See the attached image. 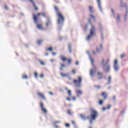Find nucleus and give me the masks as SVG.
I'll list each match as a JSON object with an SVG mask.
<instances>
[{
    "mask_svg": "<svg viewBox=\"0 0 128 128\" xmlns=\"http://www.w3.org/2000/svg\"><path fill=\"white\" fill-rule=\"evenodd\" d=\"M54 10L56 12L58 18V24H60V22H64V17L62 16V13L58 12V8L56 6H54Z\"/></svg>",
    "mask_w": 128,
    "mask_h": 128,
    "instance_id": "obj_1",
    "label": "nucleus"
},
{
    "mask_svg": "<svg viewBox=\"0 0 128 128\" xmlns=\"http://www.w3.org/2000/svg\"><path fill=\"white\" fill-rule=\"evenodd\" d=\"M98 112L94 109H91L90 115V118H91V119H90V124H92V120H96V118H98Z\"/></svg>",
    "mask_w": 128,
    "mask_h": 128,
    "instance_id": "obj_2",
    "label": "nucleus"
},
{
    "mask_svg": "<svg viewBox=\"0 0 128 128\" xmlns=\"http://www.w3.org/2000/svg\"><path fill=\"white\" fill-rule=\"evenodd\" d=\"M88 22H89V24H90L92 28L90 30V34L86 38L87 40H90V38L92 36L94 35V32H96V28H94V25H92V20L90 18L88 19Z\"/></svg>",
    "mask_w": 128,
    "mask_h": 128,
    "instance_id": "obj_3",
    "label": "nucleus"
},
{
    "mask_svg": "<svg viewBox=\"0 0 128 128\" xmlns=\"http://www.w3.org/2000/svg\"><path fill=\"white\" fill-rule=\"evenodd\" d=\"M33 20L35 24H37L38 22V18L40 16H42L44 18H46V13H38L36 14H33Z\"/></svg>",
    "mask_w": 128,
    "mask_h": 128,
    "instance_id": "obj_4",
    "label": "nucleus"
},
{
    "mask_svg": "<svg viewBox=\"0 0 128 128\" xmlns=\"http://www.w3.org/2000/svg\"><path fill=\"white\" fill-rule=\"evenodd\" d=\"M82 77L80 76H78V80H74L73 82L76 86V88H80V86H82Z\"/></svg>",
    "mask_w": 128,
    "mask_h": 128,
    "instance_id": "obj_5",
    "label": "nucleus"
},
{
    "mask_svg": "<svg viewBox=\"0 0 128 128\" xmlns=\"http://www.w3.org/2000/svg\"><path fill=\"white\" fill-rule=\"evenodd\" d=\"M100 48L98 49V47H96V52L94 51H93V54H97L100 53V50H102V44H100Z\"/></svg>",
    "mask_w": 128,
    "mask_h": 128,
    "instance_id": "obj_6",
    "label": "nucleus"
},
{
    "mask_svg": "<svg viewBox=\"0 0 128 128\" xmlns=\"http://www.w3.org/2000/svg\"><path fill=\"white\" fill-rule=\"evenodd\" d=\"M40 106L42 112H44V114H46V112H48V110H46V109L44 106V104L42 102H40Z\"/></svg>",
    "mask_w": 128,
    "mask_h": 128,
    "instance_id": "obj_7",
    "label": "nucleus"
},
{
    "mask_svg": "<svg viewBox=\"0 0 128 128\" xmlns=\"http://www.w3.org/2000/svg\"><path fill=\"white\" fill-rule=\"evenodd\" d=\"M108 94L106 92H104L101 93V96L103 98L104 100H106L108 98Z\"/></svg>",
    "mask_w": 128,
    "mask_h": 128,
    "instance_id": "obj_8",
    "label": "nucleus"
},
{
    "mask_svg": "<svg viewBox=\"0 0 128 128\" xmlns=\"http://www.w3.org/2000/svg\"><path fill=\"white\" fill-rule=\"evenodd\" d=\"M114 68L116 70H118V60H115L114 62Z\"/></svg>",
    "mask_w": 128,
    "mask_h": 128,
    "instance_id": "obj_9",
    "label": "nucleus"
},
{
    "mask_svg": "<svg viewBox=\"0 0 128 128\" xmlns=\"http://www.w3.org/2000/svg\"><path fill=\"white\" fill-rule=\"evenodd\" d=\"M98 80H102L104 76V74L102 72H98L97 73Z\"/></svg>",
    "mask_w": 128,
    "mask_h": 128,
    "instance_id": "obj_10",
    "label": "nucleus"
},
{
    "mask_svg": "<svg viewBox=\"0 0 128 128\" xmlns=\"http://www.w3.org/2000/svg\"><path fill=\"white\" fill-rule=\"evenodd\" d=\"M37 94L38 96H40V98H41L42 100H46V96H44V95L43 94L40 92H38Z\"/></svg>",
    "mask_w": 128,
    "mask_h": 128,
    "instance_id": "obj_11",
    "label": "nucleus"
},
{
    "mask_svg": "<svg viewBox=\"0 0 128 128\" xmlns=\"http://www.w3.org/2000/svg\"><path fill=\"white\" fill-rule=\"evenodd\" d=\"M30 2H32V4H33V6L35 10H38V7L36 6V4L34 3V0H28Z\"/></svg>",
    "mask_w": 128,
    "mask_h": 128,
    "instance_id": "obj_12",
    "label": "nucleus"
},
{
    "mask_svg": "<svg viewBox=\"0 0 128 128\" xmlns=\"http://www.w3.org/2000/svg\"><path fill=\"white\" fill-rule=\"evenodd\" d=\"M60 58H61V60L62 62H66V60H68V59L62 56V55L60 56Z\"/></svg>",
    "mask_w": 128,
    "mask_h": 128,
    "instance_id": "obj_13",
    "label": "nucleus"
},
{
    "mask_svg": "<svg viewBox=\"0 0 128 128\" xmlns=\"http://www.w3.org/2000/svg\"><path fill=\"white\" fill-rule=\"evenodd\" d=\"M65 90H67V92L69 96H72V90H68L67 88H65Z\"/></svg>",
    "mask_w": 128,
    "mask_h": 128,
    "instance_id": "obj_14",
    "label": "nucleus"
},
{
    "mask_svg": "<svg viewBox=\"0 0 128 128\" xmlns=\"http://www.w3.org/2000/svg\"><path fill=\"white\" fill-rule=\"evenodd\" d=\"M96 1L100 10H102V6H100V0H96Z\"/></svg>",
    "mask_w": 128,
    "mask_h": 128,
    "instance_id": "obj_15",
    "label": "nucleus"
},
{
    "mask_svg": "<svg viewBox=\"0 0 128 128\" xmlns=\"http://www.w3.org/2000/svg\"><path fill=\"white\" fill-rule=\"evenodd\" d=\"M91 62L92 64V66L94 68V70H96V66H95L94 63V59L90 58Z\"/></svg>",
    "mask_w": 128,
    "mask_h": 128,
    "instance_id": "obj_16",
    "label": "nucleus"
},
{
    "mask_svg": "<svg viewBox=\"0 0 128 128\" xmlns=\"http://www.w3.org/2000/svg\"><path fill=\"white\" fill-rule=\"evenodd\" d=\"M60 66H60V70H62L64 68H65V67H66V65L64 64H62V63H61V64H60Z\"/></svg>",
    "mask_w": 128,
    "mask_h": 128,
    "instance_id": "obj_17",
    "label": "nucleus"
},
{
    "mask_svg": "<svg viewBox=\"0 0 128 128\" xmlns=\"http://www.w3.org/2000/svg\"><path fill=\"white\" fill-rule=\"evenodd\" d=\"M36 27L38 28V30H42V25L40 24H37Z\"/></svg>",
    "mask_w": 128,
    "mask_h": 128,
    "instance_id": "obj_18",
    "label": "nucleus"
},
{
    "mask_svg": "<svg viewBox=\"0 0 128 128\" xmlns=\"http://www.w3.org/2000/svg\"><path fill=\"white\" fill-rule=\"evenodd\" d=\"M60 74L62 78H64L68 76V74H64L62 72L60 73Z\"/></svg>",
    "mask_w": 128,
    "mask_h": 128,
    "instance_id": "obj_19",
    "label": "nucleus"
},
{
    "mask_svg": "<svg viewBox=\"0 0 128 128\" xmlns=\"http://www.w3.org/2000/svg\"><path fill=\"white\" fill-rule=\"evenodd\" d=\"M76 93L77 94H82V92L80 90H76Z\"/></svg>",
    "mask_w": 128,
    "mask_h": 128,
    "instance_id": "obj_20",
    "label": "nucleus"
},
{
    "mask_svg": "<svg viewBox=\"0 0 128 128\" xmlns=\"http://www.w3.org/2000/svg\"><path fill=\"white\" fill-rule=\"evenodd\" d=\"M68 50L70 54H72V44H68Z\"/></svg>",
    "mask_w": 128,
    "mask_h": 128,
    "instance_id": "obj_21",
    "label": "nucleus"
},
{
    "mask_svg": "<svg viewBox=\"0 0 128 128\" xmlns=\"http://www.w3.org/2000/svg\"><path fill=\"white\" fill-rule=\"evenodd\" d=\"M80 117L81 118H82L83 120H86V117L84 116V115L82 114H80Z\"/></svg>",
    "mask_w": 128,
    "mask_h": 128,
    "instance_id": "obj_22",
    "label": "nucleus"
},
{
    "mask_svg": "<svg viewBox=\"0 0 128 128\" xmlns=\"http://www.w3.org/2000/svg\"><path fill=\"white\" fill-rule=\"evenodd\" d=\"M111 82H112V76H109L108 78V84H110Z\"/></svg>",
    "mask_w": 128,
    "mask_h": 128,
    "instance_id": "obj_23",
    "label": "nucleus"
},
{
    "mask_svg": "<svg viewBox=\"0 0 128 128\" xmlns=\"http://www.w3.org/2000/svg\"><path fill=\"white\" fill-rule=\"evenodd\" d=\"M46 50H48V52H52V48L49 47L46 48Z\"/></svg>",
    "mask_w": 128,
    "mask_h": 128,
    "instance_id": "obj_24",
    "label": "nucleus"
},
{
    "mask_svg": "<svg viewBox=\"0 0 128 128\" xmlns=\"http://www.w3.org/2000/svg\"><path fill=\"white\" fill-rule=\"evenodd\" d=\"M28 76L26 74H24L23 76H22V78H23V80H28Z\"/></svg>",
    "mask_w": 128,
    "mask_h": 128,
    "instance_id": "obj_25",
    "label": "nucleus"
},
{
    "mask_svg": "<svg viewBox=\"0 0 128 128\" xmlns=\"http://www.w3.org/2000/svg\"><path fill=\"white\" fill-rule=\"evenodd\" d=\"M89 10L91 14H92V12H94V10H92V6H89Z\"/></svg>",
    "mask_w": 128,
    "mask_h": 128,
    "instance_id": "obj_26",
    "label": "nucleus"
},
{
    "mask_svg": "<svg viewBox=\"0 0 128 128\" xmlns=\"http://www.w3.org/2000/svg\"><path fill=\"white\" fill-rule=\"evenodd\" d=\"M38 62H40L41 66H44V62L42 61L41 60H38Z\"/></svg>",
    "mask_w": 128,
    "mask_h": 128,
    "instance_id": "obj_27",
    "label": "nucleus"
},
{
    "mask_svg": "<svg viewBox=\"0 0 128 128\" xmlns=\"http://www.w3.org/2000/svg\"><path fill=\"white\" fill-rule=\"evenodd\" d=\"M66 60L68 61V62L69 64H72V59H67Z\"/></svg>",
    "mask_w": 128,
    "mask_h": 128,
    "instance_id": "obj_28",
    "label": "nucleus"
},
{
    "mask_svg": "<svg viewBox=\"0 0 128 128\" xmlns=\"http://www.w3.org/2000/svg\"><path fill=\"white\" fill-rule=\"evenodd\" d=\"M103 103L104 101H102V100H100L98 102V104H100V106H102V104Z\"/></svg>",
    "mask_w": 128,
    "mask_h": 128,
    "instance_id": "obj_29",
    "label": "nucleus"
},
{
    "mask_svg": "<svg viewBox=\"0 0 128 128\" xmlns=\"http://www.w3.org/2000/svg\"><path fill=\"white\" fill-rule=\"evenodd\" d=\"M42 40H39L38 41V44H42Z\"/></svg>",
    "mask_w": 128,
    "mask_h": 128,
    "instance_id": "obj_30",
    "label": "nucleus"
},
{
    "mask_svg": "<svg viewBox=\"0 0 128 128\" xmlns=\"http://www.w3.org/2000/svg\"><path fill=\"white\" fill-rule=\"evenodd\" d=\"M94 88H98V90H100V86H94Z\"/></svg>",
    "mask_w": 128,
    "mask_h": 128,
    "instance_id": "obj_31",
    "label": "nucleus"
},
{
    "mask_svg": "<svg viewBox=\"0 0 128 128\" xmlns=\"http://www.w3.org/2000/svg\"><path fill=\"white\" fill-rule=\"evenodd\" d=\"M60 124V121H56L54 122V124Z\"/></svg>",
    "mask_w": 128,
    "mask_h": 128,
    "instance_id": "obj_32",
    "label": "nucleus"
},
{
    "mask_svg": "<svg viewBox=\"0 0 128 128\" xmlns=\"http://www.w3.org/2000/svg\"><path fill=\"white\" fill-rule=\"evenodd\" d=\"M94 74V72L92 71V70H90V76H92Z\"/></svg>",
    "mask_w": 128,
    "mask_h": 128,
    "instance_id": "obj_33",
    "label": "nucleus"
},
{
    "mask_svg": "<svg viewBox=\"0 0 128 128\" xmlns=\"http://www.w3.org/2000/svg\"><path fill=\"white\" fill-rule=\"evenodd\" d=\"M49 24H50V21H48V22H46V26H48Z\"/></svg>",
    "mask_w": 128,
    "mask_h": 128,
    "instance_id": "obj_34",
    "label": "nucleus"
},
{
    "mask_svg": "<svg viewBox=\"0 0 128 128\" xmlns=\"http://www.w3.org/2000/svg\"><path fill=\"white\" fill-rule=\"evenodd\" d=\"M124 56H126V54H123L120 56V58H124Z\"/></svg>",
    "mask_w": 128,
    "mask_h": 128,
    "instance_id": "obj_35",
    "label": "nucleus"
},
{
    "mask_svg": "<svg viewBox=\"0 0 128 128\" xmlns=\"http://www.w3.org/2000/svg\"><path fill=\"white\" fill-rule=\"evenodd\" d=\"M90 18H93L94 20H96V17L94 16V15L90 14Z\"/></svg>",
    "mask_w": 128,
    "mask_h": 128,
    "instance_id": "obj_36",
    "label": "nucleus"
},
{
    "mask_svg": "<svg viewBox=\"0 0 128 128\" xmlns=\"http://www.w3.org/2000/svg\"><path fill=\"white\" fill-rule=\"evenodd\" d=\"M34 76H35V78H38V73L36 72H34Z\"/></svg>",
    "mask_w": 128,
    "mask_h": 128,
    "instance_id": "obj_37",
    "label": "nucleus"
},
{
    "mask_svg": "<svg viewBox=\"0 0 128 128\" xmlns=\"http://www.w3.org/2000/svg\"><path fill=\"white\" fill-rule=\"evenodd\" d=\"M67 112L68 114H72V113L70 112V110H68Z\"/></svg>",
    "mask_w": 128,
    "mask_h": 128,
    "instance_id": "obj_38",
    "label": "nucleus"
},
{
    "mask_svg": "<svg viewBox=\"0 0 128 128\" xmlns=\"http://www.w3.org/2000/svg\"><path fill=\"white\" fill-rule=\"evenodd\" d=\"M40 78H44V74H40Z\"/></svg>",
    "mask_w": 128,
    "mask_h": 128,
    "instance_id": "obj_39",
    "label": "nucleus"
},
{
    "mask_svg": "<svg viewBox=\"0 0 128 128\" xmlns=\"http://www.w3.org/2000/svg\"><path fill=\"white\" fill-rule=\"evenodd\" d=\"M72 74H76V70H72Z\"/></svg>",
    "mask_w": 128,
    "mask_h": 128,
    "instance_id": "obj_40",
    "label": "nucleus"
},
{
    "mask_svg": "<svg viewBox=\"0 0 128 128\" xmlns=\"http://www.w3.org/2000/svg\"><path fill=\"white\" fill-rule=\"evenodd\" d=\"M106 108L107 110H110V105H108Z\"/></svg>",
    "mask_w": 128,
    "mask_h": 128,
    "instance_id": "obj_41",
    "label": "nucleus"
},
{
    "mask_svg": "<svg viewBox=\"0 0 128 128\" xmlns=\"http://www.w3.org/2000/svg\"><path fill=\"white\" fill-rule=\"evenodd\" d=\"M66 128H70V124H66Z\"/></svg>",
    "mask_w": 128,
    "mask_h": 128,
    "instance_id": "obj_42",
    "label": "nucleus"
},
{
    "mask_svg": "<svg viewBox=\"0 0 128 128\" xmlns=\"http://www.w3.org/2000/svg\"><path fill=\"white\" fill-rule=\"evenodd\" d=\"M66 100H68V102L70 101V98L69 97H67Z\"/></svg>",
    "mask_w": 128,
    "mask_h": 128,
    "instance_id": "obj_43",
    "label": "nucleus"
},
{
    "mask_svg": "<svg viewBox=\"0 0 128 128\" xmlns=\"http://www.w3.org/2000/svg\"><path fill=\"white\" fill-rule=\"evenodd\" d=\"M72 100H76V96H73L72 98Z\"/></svg>",
    "mask_w": 128,
    "mask_h": 128,
    "instance_id": "obj_44",
    "label": "nucleus"
},
{
    "mask_svg": "<svg viewBox=\"0 0 128 128\" xmlns=\"http://www.w3.org/2000/svg\"><path fill=\"white\" fill-rule=\"evenodd\" d=\"M52 56H56V53L54 52H52Z\"/></svg>",
    "mask_w": 128,
    "mask_h": 128,
    "instance_id": "obj_45",
    "label": "nucleus"
},
{
    "mask_svg": "<svg viewBox=\"0 0 128 128\" xmlns=\"http://www.w3.org/2000/svg\"><path fill=\"white\" fill-rule=\"evenodd\" d=\"M72 124H76V122H74V120L72 121Z\"/></svg>",
    "mask_w": 128,
    "mask_h": 128,
    "instance_id": "obj_46",
    "label": "nucleus"
},
{
    "mask_svg": "<svg viewBox=\"0 0 128 128\" xmlns=\"http://www.w3.org/2000/svg\"><path fill=\"white\" fill-rule=\"evenodd\" d=\"M107 110V108H106L104 107V108H102V110Z\"/></svg>",
    "mask_w": 128,
    "mask_h": 128,
    "instance_id": "obj_47",
    "label": "nucleus"
},
{
    "mask_svg": "<svg viewBox=\"0 0 128 128\" xmlns=\"http://www.w3.org/2000/svg\"><path fill=\"white\" fill-rule=\"evenodd\" d=\"M4 8L5 10H8V6H6V5L4 6Z\"/></svg>",
    "mask_w": 128,
    "mask_h": 128,
    "instance_id": "obj_48",
    "label": "nucleus"
},
{
    "mask_svg": "<svg viewBox=\"0 0 128 128\" xmlns=\"http://www.w3.org/2000/svg\"><path fill=\"white\" fill-rule=\"evenodd\" d=\"M104 60L102 59V64H104Z\"/></svg>",
    "mask_w": 128,
    "mask_h": 128,
    "instance_id": "obj_49",
    "label": "nucleus"
},
{
    "mask_svg": "<svg viewBox=\"0 0 128 128\" xmlns=\"http://www.w3.org/2000/svg\"><path fill=\"white\" fill-rule=\"evenodd\" d=\"M108 70H110V66H108L107 71L108 72Z\"/></svg>",
    "mask_w": 128,
    "mask_h": 128,
    "instance_id": "obj_50",
    "label": "nucleus"
},
{
    "mask_svg": "<svg viewBox=\"0 0 128 128\" xmlns=\"http://www.w3.org/2000/svg\"><path fill=\"white\" fill-rule=\"evenodd\" d=\"M50 62H54V59H51V60H50Z\"/></svg>",
    "mask_w": 128,
    "mask_h": 128,
    "instance_id": "obj_51",
    "label": "nucleus"
},
{
    "mask_svg": "<svg viewBox=\"0 0 128 128\" xmlns=\"http://www.w3.org/2000/svg\"><path fill=\"white\" fill-rule=\"evenodd\" d=\"M76 66H78V62L76 61Z\"/></svg>",
    "mask_w": 128,
    "mask_h": 128,
    "instance_id": "obj_52",
    "label": "nucleus"
},
{
    "mask_svg": "<svg viewBox=\"0 0 128 128\" xmlns=\"http://www.w3.org/2000/svg\"><path fill=\"white\" fill-rule=\"evenodd\" d=\"M54 125L55 128H58V126H56V124H54Z\"/></svg>",
    "mask_w": 128,
    "mask_h": 128,
    "instance_id": "obj_53",
    "label": "nucleus"
},
{
    "mask_svg": "<svg viewBox=\"0 0 128 128\" xmlns=\"http://www.w3.org/2000/svg\"><path fill=\"white\" fill-rule=\"evenodd\" d=\"M110 62V60H106V64H108V62Z\"/></svg>",
    "mask_w": 128,
    "mask_h": 128,
    "instance_id": "obj_54",
    "label": "nucleus"
},
{
    "mask_svg": "<svg viewBox=\"0 0 128 128\" xmlns=\"http://www.w3.org/2000/svg\"><path fill=\"white\" fill-rule=\"evenodd\" d=\"M50 94H51V96H52L53 94L52 92H49Z\"/></svg>",
    "mask_w": 128,
    "mask_h": 128,
    "instance_id": "obj_55",
    "label": "nucleus"
},
{
    "mask_svg": "<svg viewBox=\"0 0 128 128\" xmlns=\"http://www.w3.org/2000/svg\"><path fill=\"white\" fill-rule=\"evenodd\" d=\"M113 99H114V100H116V96H114Z\"/></svg>",
    "mask_w": 128,
    "mask_h": 128,
    "instance_id": "obj_56",
    "label": "nucleus"
},
{
    "mask_svg": "<svg viewBox=\"0 0 128 128\" xmlns=\"http://www.w3.org/2000/svg\"><path fill=\"white\" fill-rule=\"evenodd\" d=\"M46 56H48V53L45 54Z\"/></svg>",
    "mask_w": 128,
    "mask_h": 128,
    "instance_id": "obj_57",
    "label": "nucleus"
},
{
    "mask_svg": "<svg viewBox=\"0 0 128 128\" xmlns=\"http://www.w3.org/2000/svg\"><path fill=\"white\" fill-rule=\"evenodd\" d=\"M125 8H126V10H128V6H125Z\"/></svg>",
    "mask_w": 128,
    "mask_h": 128,
    "instance_id": "obj_58",
    "label": "nucleus"
},
{
    "mask_svg": "<svg viewBox=\"0 0 128 128\" xmlns=\"http://www.w3.org/2000/svg\"><path fill=\"white\" fill-rule=\"evenodd\" d=\"M118 20H120V16H118Z\"/></svg>",
    "mask_w": 128,
    "mask_h": 128,
    "instance_id": "obj_59",
    "label": "nucleus"
},
{
    "mask_svg": "<svg viewBox=\"0 0 128 128\" xmlns=\"http://www.w3.org/2000/svg\"><path fill=\"white\" fill-rule=\"evenodd\" d=\"M112 12H113L114 13V10H112Z\"/></svg>",
    "mask_w": 128,
    "mask_h": 128,
    "instance_id": "obj_60",
    "label": "nucleus"
},
{
    "mask_svg": "<svg viewBox=\"0 0 128 128\" xmlns=\"http://www.w3.org/2000/svg\"><path fill=\"white\" fill-rule=\"evenodd\" d=\"M103 68H104V65H103Z\"/></svg>",
    "mask_w": 128,
    "mask_h": 128,
    "instance_id": "obj_61",
    "label": "nucleus"
},
{
    "mask_svg": "<svg viewBox=\"0 0 128 128\" xmlns=\"http://www.w3.org/2000/svg\"><path fill=\"white\" fill-rule=\"evenodd\" d=\"M87 118H90V116H88V117Z\"/></svg>",
    "mask_w": 128,
    "mask_h": 128,
    "instance_id": "obj_62",
    "label": "nucleus"
},
{
    "mask_svg": "<svg viewBox=\"0 0 128 128\" xmlns=\"http://www.w3.org/2000/svg\"><path fill=\"white\" fill-rule=\"evenodd\" d=\"M62 38H60V40H62Z\"/></svg>",
    "mask_w": 128,
    "mask_h": 128,
    "instance_id": "obj_63",
    "label": "nucleus"
},
{
    "mask_svg": "<svg viewBox=\"0 0 128 128\" xmlns=\"http://www.w3.org/2000/svg\"><path fill=\"white\" fill-rule=\"evenodd\" d=\"M89 128H92V127H90Z\"/></svg>",
    "mask_w": 128,
    "mask_h": 128,
    "instance_id": "obj_64",
    "label": "nucleus"
}]
</instances>
